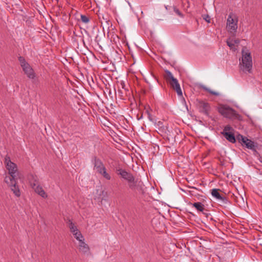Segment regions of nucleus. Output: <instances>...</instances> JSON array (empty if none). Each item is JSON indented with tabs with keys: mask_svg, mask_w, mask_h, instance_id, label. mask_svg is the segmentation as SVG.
Listing matches in <instances>:
<instances>
[{
	"mask_svg": "<svg viewBox=\"0 0 262 262\" xmlns=\"http://www.w3.org/2000/svg\"><path fill=\"white\" fill-rule=\"evenodd\" d=\"M4 164L8 171L9 174L8 176H6L5 177H8L11 180L17 179L19 172L16 164L12 162L10 160V158L8 156H6L5 157Z\"/></svg>",
	"mask_w": 262,
	"mask_h": 262,
	"instance_id": "7ed1b4c3",
	"label": "nucleus"
},
{
	"mask_svg": "<svg viewBox=\"0 0 262 262\" xmlns=\"http://www.w3.org/2000/svg\"><path fill=\"white\" fill-rule=\"evenodd\" d=\"M242 61L239 62L240 69L244 72L251 73L252 72V59L250 52L246 48L242 51Z\"/></svg>",
	"mask_w": 262,
	"mask_h": 262,
	"instance_id": "f257e3e1",
	"label": "nucleus"
},
{
	"mask_svg": "<svg viewBox=\"0 0 262 262\" xmlns=\"http://www.w3.org/2000/svg\"><path fill=\"white\" fill-rule=\"evenodd\" d=\"M19 61L24 72L28 77L31 79L34 78L35 77L34 71L26 61L25 59L23 57H19Z\"/></svg>",
	"mask_w": 262,
	"mask_h": 262,
	"instance_id": "1a4fd4ad",
	"label": "nucleus"
},
{
	"mask_svg": "<svg viewBox=\"0 0 262 262\" xmlns=\"http://www.w3.org/2000/svg\"><path fill=\"white\" fill-rule=\"evenodd\" d=\"M204 19L208 23H210V17L208 16V15H206L204 17Z\"/></svg>",
	"mask_w": 262,
	"mask_h": 262,
	"instance_id": "a878e982",
	"label": "nucleus"
},
{
	"mask_svg": "<svg viewBox=\"0 0 262 262\" xmlns=\"http://www.w3.org/2000/svg\"><path fill=\"white\" fill-rule=\"evenodd\" d=\"M29 183L36 193L43 198H47V194L43 188L38 185V181L36 176L30 174L29 177Z\"/></svg>",
	"mask_w": 262,
	"mask_h": 262,
	"instance_id": "423d86ee",
	"label": "nucleus"
},
{
	"mask_svg": "<svg viewBox=\"0 0 262 262\" xmlns=\"http://www.w3.org/2000/svg\"><path fill=\"white\" fill-rule=\"evenodd\" d=\"M226 42L230 49L235 51L236 50L235 46H237L239 43V40L238 39L229 38L227 40Z\"/></svg>",
	"mask_w": 262,
	"mask_h": 262,
	"instance_id": "dca6fc26",
	"label": "nucleus"
},
{
	"mask_svg": "<svg viewBox=\"0 0 262 262\" xmlns=\"http://www.w3.org/2000/svg\"><path fill=\"white\" fill-rule=\"evenodd\" d=\"M174 11L180 17H183V14L180 11V10L178 9L174 8Z\"/></svg>",
	"mask_w": 262,
	"mask_h": 262,
	"instance_id": "4be33fe9",
	"label": "nucleus"
},
{
	"mask_svg": "<svg viewBox=\"0 0 262 262\" xmlns=\"http://www.w3.org/2000/svg\"><path fill=\"white\" fill-rule=\"evenodd\" d=\"M129 188L136 193H143L144 192V185L139 179L133 177L128 182Z\"/></svg>",
	"mask_w": 262,
	"mask_h": 262,
	"instance_id": "0eeeda50",
	"label": "nucleus"
},
{
	"mask_svg": "<svg viewBox=\"0 0 262 262\" xmlns=\"http://www.w3.org/2000/svg\"><path fill=\"white\" fill-rule=\"evenodd\" d=\"M78 248L79 251L83 254L89 253V247L88 245L84 242V241L78 244Z\"/></svg>",
	"mask_w": 262,
	"mask_h": 262,
	"instance_id": "f3484780",
	"label": "nucleus"
},
{
	"mask_svg": "<svg viewBox=\"0 0 262 262\" xmlns=\"http://www.w3.org/2000/svg\"><path fill=\"white\" fill-rule=\"evenodd\" d=\"M218 112L223 117L230 120L242 119V116L235 110L227 104H220L217 108Z\"/></svg>",
	"mask_w": 262,
	"mask_h": 262,
	"instance_id": "f03ea898",
	"label": "nucleus"
},
{
	"mask_svg": "<svg viewBox=\"0 0 262 262\" xmlns=\"http://www.w3.org/2000/svg\"><path fill=\"white\" fill-rule=\"evenodd\" d=\"M117 172L118 175H120L123 179L125 180L127 182L130 181L134 177L133 175L129 172H128L125 170L121 168L117 169Z\"/></svg>",
	"mask_w": 262,
	"mask_h": 262,
	"instance_id": "2eb2a0df",
	"label": "nucleus"
},
{
	"mask_svg": "<svg viewBox=\"0 0 262 262\" xmlns=\"http://www.w3.org/2000/svg\"><path fill=\"white\" fill-rule=\"evenodd\" d=\"M233 130L230 125H227L224 127V128L221 134L230 142L234 143L236 140L234 134L230 131Z\"/></svg>",
	"mask_w": 262,
	"mask_h": 262,
	"instance_id": "9b49d317",
	"label": "nucleus"
},
{
	"mask_svg": "<svg viewBox=\"0 0 262 262\" xmlns=\"http://www.w3.org/2000/svg\"><path fill=\"white\" fill-rule=\"evenodd\" d=\"M203 88L206 91L208 92L209 93L213 95H215V96H219L220 95V94L218 93V92H215V91H213L205 86H203Z\"/></svg>",
	"mask_w": 262,
	"mask_h": 262,
	"instance_id": "aec40b11",
	"label": "nucleus"
},
{
	"mask_svg": "<svg viewBox=\"0 0 262 262\" xmlns=\"http://www.w3.org/2000/svg\"><path fill=\"white\" fill-rule=\"evenodd\" d=\"M237 22L238 19L236 15L233 13H230L227 20V27L228 31L231 33L235 32L237 29Z\"/></svg>",
	"mask_w": 262,
	"mask_h": 262,
	"instance_id": "6e6552de",
	"label": "nucleus"
},
{
	"mask_svg": "<svg viewBox=\"0 0 262 262\" xmlns=\"http://www.w3.org/2000/svg\"><path fill=\"white\" fill-rule=\"evenodd\" d=\"M69 227L70 228V231L73 233H75V232H77L79 231L77 227L74 225L73 223L69 221Z\"/></svg>",
	"mask_w": 262,
	"mask_h": 262,
	"instance_id": "6ab92c4d",
	"label": "nucleus"
},
{
	"mask_svg": "<svg viewBox=\"0 0 262 262\" xmlns=\"http://www.w3.org/2000/svg\"><path fill=\"white\" fill-rule=\"evenodd\" d=\"M94 170L103 176L105 179L110 180L111 177L109 173L106 172V169L103 163L99 159L94 157L93 159Z\"/></svg>",
	"mask_w": 262,
	"mask_h": 262,
	"instance_id": "20e7f679",
	"label": "nucleus"
},
{
	"mask_svg": "<svg viewBox=\"0 0 262 262\" xmlns=\"http://www.w3.org/2000/svg\"><path fill=\"white\" fill-rule=\"evenodd\" d=\"M192 205L193 207H195L198 211L202 212L205 215H207V213L204 212L205 210L204 205L202 203L195 202L192 204Z\"/></svg>",
	"mask_w": 262,
	"mask_h": 262,
	"instance_id": "a211bd4d",
	"label": "nucleus"
},
{
	"mask_svg": "<svg viewBox=\"0 0 262 262\" xmlns=\"http://www.w3.org/2000/svg\"><path fill=\"white\" fill-rule=\"evenodd\" d=\"M165 72L166 74L165 77L167 82L169 84L170 86L176 91L178 96H182V91L178 80L173 77V75L169 71L166 70L165 71Z\"/></svg>",
	"mask_w": 262,
	"mask_h": 262,
	"instance_id": "39448f33",
	"label": "nucleus"
},
{
	"mask_svg": "<svg viewBox=\"0 0 262 262\" xmlns=\"http://www.w3.org/2000/svg\"><path fill=\"white\" fill-rule=\"evenodd\" d=\"M76 239L78 241V243L84 241V238L82 234L76 238Z\"/></svg>",
	"mask_w": 262,
	"mask_h": 262,
	"instance_id": "5701e85b",
	"label": "nucleus"
},
{
	"mask_svg": "<svg viewBox=\"0 0 262 262\" xmlns=\"http://www.w3.org/2000/svg\"><path fill=\"white\" fill-rule=\"evenodd\" d=\"M80 17H81V21L83 23L86 24V23H89V21L90 20L89 17H87L86 15L81 14L80 15Z\"/></svg>",
	"mask_w": 262,
	"mask_h": 262,
	"instance_id": "412c9836",
	"label": "nucleus"
},
{
	"mask_svg": "<svg viewBox=\"0 0 262 262\" xmlns=\"http://www.w3.org/2000/svg\"><path fill=\"white\" fill-rule=\"evenodd\" d=\"M119 84H120V86L123 89H124L125 90H126V88H125V82L123 81H121L119 83Z\"/></svg>",
	"mask_w": 262,
	"mask_h": 262,
	"instance_id": "b1692460",
	"label": "nucleus"
},
{
	"mask_svg": "<svg viewBox=\"0 0 262 262\" xmlns=\"http://www.w3.org/2000/svg\"><path fill=\"white\" fill-rule=\"evenodd\" d=\"M198 106L201 112L204 113L206 115H209L210 106L208 102L200 101L199 102Z\"/></svg>",
	"mask_w": 262,
	"mask_h": 262,
	"instance_id": "4468645a",
	"label": "nucleus"
},
{
	"mask_svg": "<svg viewBox=\"0 0 262 262\" xmlns=\"http://www.w3.org/2000/svg\"><path fill=\"white\" fill-rule=\"evenodd\" d=\"M238 141L242 143L243 145H245L247 148L255 151V145L253 141L248 139L247 137L242 135H238L237 137Z\"/></svg>",
	"mask_w": 262,
	"mask_h": 262,
	"instance_id": "f8f14e48",
	"label": "nucleus"
},
{
	"mask_svg": "<svg viewBox=\"0 0 262 262\" xmlns=\"http://www.w3.org/2000/svg\"><path fill=\"white\" fill-rule=\"evenodd\" d=\"M212 195L218 201L223 204V205L228 203V200L226 197L222 195L216 189H213L211 192Z\"/></svg>",
	"mask_w": 262,
	"mask_h": 262,
	"instance_id": "ddd939ff",
	"label": "nucleus"
},
{
	"mask_svg": "<svg viewBox=\"0 0 262 262\" xmlns=\"http://www.w3.org/2000/svg\"><path fill=\"white\" fill-rule=\"evenodd\" d=\"M81 235V233L79 231H78L77 232H75V233L73 234V235L75 238Z\"/></svg>",
	"mask_w": 262,
	"mask_h": 262,
	"instance_id": "393cba45",
	"label": "nucleus"
},
{
	"mask_svg": "<svg viewBox=\"0 0 262 262\" xmlns=\"http://www.w3.org/2000/svg\"><path fill=\"white\" fill-rule=\"evenodd\" d=\"M17 179L11 180L8 177L5 178V182L10 187L15 196L19 197L21 193L19 187L16 185Z\"/></svg>",
	"mask_w": 262,
	"mask_h": 262,
	"instance_id": "9d476101",
	"label": "nucleus"
}]
</instances>
